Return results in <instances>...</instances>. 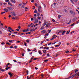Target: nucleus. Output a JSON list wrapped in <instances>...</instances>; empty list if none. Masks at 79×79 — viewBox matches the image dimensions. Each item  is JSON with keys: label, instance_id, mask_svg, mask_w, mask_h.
Segmentation results:
<instances>
[{"label": "nucleus", "instance_id": "09e8293b", "mask_svg": "<svg viewBox=\"0 0 79 79\" xmlns=\"http://www.w3.org/2000/svg\"><path fill=\"white\" fill-rule=\"evenodd\" d=\"M47 56H50V54L49 53L47 54Z\"/></svg>", "mask_w": 79, "mask_h": 79}, {"label": "nucleus", "instance_id": "69168bd1", "mask_svg": "<svg viewBox=\"0 0 79 79\" xmlns=\"http://www.w3.org/2000/svg\"><path fill=\"white\" fill-rule=\"evenodd\" d=\"M44 8H45V7H46V6H45V5L44 4Z\"/></svg>", "mask_w": 79, "mask_h": 79}, {"label": "nucleus", "instance_id": "bf43d9fd", "mask_svg": "<svg viewBox=\"0 0 79 79\" xmlns=\"http://www.w3.org/2000/svg\"><path fill=\"white\" fill-rule=\"evenodd\" d=\"M19 29H21V27L20 26H19L18 27Z\"/></svg>", "mask_w": 79, "mask_h": 79}, {"label": "nucleus", "instance_id": "ddd939ff", "mask_svg": "<svg viewBox=\"0 0 79 79\" xmlns=\"http://www.w3.org/2000/svg\"><path fill=\"white\" fill-rule=\"evenodd\" d=\"M56 6H55L53 4L51 5V7H53V8H55Z\"/></svg>", "mask_w": 79, "mask_h": 79}, {"label": "nucleus", "instance_id": "4be33fe9", "mask_svg": "<svg viewBox=\"0 0 79 79\" xmlns=\"http://www.w3.org/2000/svg\"><path fill=\"white\" fill-rule=\"evenodd\" d=\"M12 28H11L10 27H9L8 28V29H9V30H12Z\"/></svg>", "mask_w": 79, "mask_h": 79}, {"label": "nucleus", "instance_id": "1a4fd4ad", "mask_svg": "<svg viewBox=\"0 0 79 79\" xmlns=\"http://www.w3.org/2000/svg\"><path fill=\"white\" fill-rule=\"evenodd\" d=\"M8 5H10V6H13V5H12V4L10 2H8Z\"/></svg>", "mask_w": 79, "mask_h": 79}, {"label": "nucleus", "instance_id": "8fccbe9b", "mask_svg": "<svg viewBox=\"0 0 79 79\" xmlns=\"http://www.w3.org/2000/svg\"><path fill=\"white\" fill-rule=\"evenodd\" d=\"M69 34V31H67V32L66 34Z\"/></svg>", "mask_w": 79, "mask_h": 79}, {"label": "nucleus", "instance_id": "774afa93", "mask_svg": "<svg viewBox=\"0 0 79 79\" xmlns=\"http://www.w3.org/2000/svg\"><path fill=\"white\" fill-rule=\"evenodd\" d=\"M11 15H9V18H11Z\"/></svg>", "mask_w": 79, "mask_h": 79}, {"label": "nucleus", "instance_id": "58836bf2", "mask_svg": "<svg viewBox=\"0 0 79 79\" xmlns=\"http://www.w3.org/2000/svg\"><path fill=\"white\" fill-rule=\"evenodd\" d=\"M56 35H54L52 36V37H56Z\"/></svg>", "mask_w": 79, "mask_h": 79}, {"label": "nucleus", "instance_id": "a878e982", "mask_svg": "<svg viewBox=\"0 0 79 79\" xmlns=\"http://www.w3.org/2000/svg\"><path fill=\"white\" fill-rule=\"evenodd\" d=\"M58 18L59 19H60V17H61V15H59L58 16Z\"/></svg>", "mask_w": 79, "mask_h": 79}, {"label": "nucleus", "instance_id": "393cba45", "mask_svg": "<svg viewBox=\"0 0 79 79\" xmlns=\"http://www.w3.org/2000/svg\"><path fill=\"white\" fill-rule=\"evenodd\" d=\"M66 53H69V51H65Z\"/></svg>", "mask_w": 79, "mask_h": 79}, {"label": "nucleus", "instance_id": "a18cd8bd", "mask_svg": "<svg viewBox=\"0 0 79 79\" xmlns=\"http://www.w3.org/2000/svg\"><path fill=\"white\" fill-rule=\"evenodd\" d=\"M10 64L9 63L7 64L6 65V66H8V65H10Z\"/></svg>", "mask_w": 79, "mask_h": 79}, {"label": "nucleus", "instance_id": "412c9836", "mask_svg": "<svg viewBox=\"0 0 79 79\" xmlns=\"http://www.w3.org/2000/svg\"><path fill=\"white\" fill-rule=\"evenodd\" d=\"M70 1L73 4H74V2L73 1V0H70Z\"/></svg>", "mask_w": 79, "mask_h": 79}, {"label": "nucleus", "instance_id": "338daca9", "mask_svg": "<svg viewBox=\"0 0 79 79\" xmlns=\"http://www.w3.org/2000/svg\"><path fill=\"white\" fill-rule=\"evenodd\" d=\"M31 24H30L28 26V27H31Z\"/></svg>", "mask_w": 79, "mask_h": 79}, {"label": "nucleus", "instance_id": "9b49d317", "mask_svg": "<svg viewBox=\"0 0 79 79\" xmlns=\"http://www.w3.org/2000/svg\"><path fill=\"white\" fill-rule=\"evenodd\" d=\"M76 74L73 75L71 77H70V78H71V77H72V78H73V77H74V76H76Z\"/></svg>", "mask_w": 79, "mask_h": 79}, {"label": "nucleus", "instance_id": "423d86ee", "mask_svg": "<svg viewBox=\"0 0 79 79\" xmlns=\"http://www.w3.org/2000/svg\"><path fill=\"white\" fill-rule=\"evenodd\" d=\"M50 25H51V23H48L46 24V27H48L49 26H50Z\"/></svg>", "mask_w": 79, "mask_h": 79}, {"label": "nucleus", "instance_id": "2eb2a0df", "mask_svg": "<svg viewBox=\"0 0 79 79\" xmlns=\"http://www.w3.org/2000/svg\"><path fill=\"white\" fill-rule=\"evenodd\" d=\"M30 40H26V42H27V43H29V41Z\"/></svg>", "mask_w": 79, "mask_h": 79}, {"label": "nucleus", "instance_id": "dca6fc26", "mask_svg": "<svg viewBox=\"0 0 79 79\" xmlns=\"http://www.w3.org/2000/svg\"><path fill=\"white\" fill-rule=\"evenodd\" d=\"M39 53L40 54V55H42V53H41V52L40 51H39Z\"/></svg>", "mask_w": 79, "mask_h": 79}, {"label": "nucleus", "instance_id": "f3484780", "mask_svg": "<svg viewBox=\"0 0 79 79\" xmlns=\"http://www.w3.org/2000/svg\"><path fill=\"white\" fill-rule=\"evenodd\" d=\"M37 22H38V20L37 19H36L34 23H37Z\"/></svg>", "mask_w": 79, "mask_h": 79}, {"label": "nucleus", "instance_id": "4468645a", "mask_svg": "<svg viewBox=\"0 0 79 79\" xmlns=\"http://www.w3.org/2000/svg\"><path fill=\"white\" fill-rule=\"evenodd\" d=\"M8 74H9V75L10 76V77H11V76H12V74L11 73H8Z\"/></svg>", "mask_w": 79, "mask_h": 79}, {"label": "nucleus", "instance_id": "5701e85b", "mask_svg": "<svg viewBox=\"0 0 79 79\" xmlns=\"http://www.w3.org/2000/svg\"><path fill=\"white\" fill-rule=\"evenodd\" d=\"M78 0H73L74 2H78Z\"/></svg>", "mask_w": 79, "mask_h": 79}, {"label": "nucleus", "instance_id": "4c0bfd02", "mask_svg": "<svg viewBox=\"0 0 79 79\" xmlns=\"http://www.w3.org/2000/svg\"><path fill=\"white\" fill-rule=\"evenodd\" d=\"M52 21L53 22H55L56 21L55 20L53 19H52Z\"/></svg>", "mask_w": 79, "mask_h": 79}, {"label": "nucleus", "instance_id": "39448f33", "mask_svg": "<svg viewBox=\"0 0 79 79\" xmlns=\"http://www.w3.org/2000/svg\"><path fill=\"white\" fill-rule=\"evenodd\" d=\"M11 14L14 15L15 16H16V15L15 14V13L13 12H10Z\"/></svg>", "mask_w": 79, "mask_h": 79}, {"label": "nucleus", "instance_id": "864d4df0", "mask_svg": "<svg viewBox=\"0 0 79 79\" xmlns=\"http://www.w3.org/2000/svg\"><path fill=\"white\" fill-rule=\"evenodd\" d=\"M34 2V0H31V2L32 3V2Z\"/></svg>", "mask_w": 79, "mask_h": 79}, {"label": "nucleus", "instance_id": "49530a36", "mask_svg": "<svg viewBox=\"0 0 79 79\" xmlns=\"http://www.w3.org/2000/svg\"><path fill=\"white\" fill-rule=\"evenodd\" d=\"M31 34V32H29L28 33H26V34Z\"/></svg>", "mask_w": 79, "mask_h": 79}, {"label": "nucleus", "instance_id": "e433bc0d", "mask_svg": "<svg viewBox=\"0 0 79 79\" xmlns=\"http://www.w3.org/2000/svg\"><path fill=\"white\" fill-rule=\"evenodd\" d=\"M22 8H25V7L24 6V5H23L22 6Z\"/></svg>", "mask_w": 79, "mask_h": 79}, {"label": "nucleus", "instance_id": "6ab92c4d", "mask_svg": "<svg viewBox=\"0 0 79 79\" xmlns=\"http://www.w3.org/2000/svg\"><path fill=\"white\" fill-rule=\"evenodd\" d=\"M56 37H53L52 38L51 40H53V39H55V37H57V36H56Z\"/></svg>", "mask_w": 79, "mask_h": 79}, {"label": "nucleus", "instance_id": "aec40b11", "mask_svg": "<svg viewBox=\"0 0 79 79\" xmlns=\"http://www.w3.org/2000/svg\"><path fill=\"white\" fill-rule=\"evenodd\" d=\"M70 13H71V14H73V13H74V12L72 10H70Z\"/></svg>", "mask_w": 79, "mask_h": 79}, {"label": "nucleus", "instance_id": "c85d7f7f", "mask_svg": "<svg viewBox=\"0 0 79 79\" xmlns=\"http://www.w3.org/2000/svg\"><path fill=\"white\" fill-rule=\"evenodd\" d=\"M23 32H26V30H23Z\"/></svg>", "mask_w": 79, "mask_h": 79}, {"label": "nucleus", "instance_id": "e2e57ef3", "mask_svg": "<svg viewBox=\"0 0 79 79\" xmlns=\"http://www.w3.org/2000/svg\"><path fill=\"white\" fill-rule=\"evenodd\" d=\"M31 21H33V20H34V19H33V18H31Z\"/></svg>", "mask_w": 79, "mask_h": 79}, {"label": "nucleus", "instance_id": "f257e3e1", "mask_svg": "<svg viewBox=\"0 0 79 79\" xmlns=\"http://www.w3.org/2000/svg\"><path fill=\"white\" fill-rule=\"evenodd\" d=\"M38 11L39 13H42V11L41 10V7L40 6H39L38 8Z\"/></svg>", "mask_w": 79, "mask_h": 79}, {"label": "nucleus", "instance_id": "f704fd0d", "mask_svg": "<svg viewBox=\"0 0 79 79\" xmlns=\"http://www.w3.org/2000/svg\"><path fill=\"white\" fill-rule=\"evenodd\" d=\"M35 6H37V4L36 3H35Z\"/></svg>", "mask_w": 79, "mask_h": 79}, {"label": "nucleus", "instance_id": "052dcab7", "mask_svg": "<svg viewBox=\"0 0 79 79\" xmlns=\"http://www.w3.org/2000/svg\"><path fill=\"white\" fill-rule=\"evenodd\" d=\"M48 49H49V47H47L46 48V50H48Z\"/></svg>", "mask_w": 79, "mask_h": 79}, {"label": "nucleus", "instance_id": "c03bdc74", "mask_svg": "<svg viewBox=\"0 0 79 79\" xmlns=\"http://www.w3.org/2000/svg\"><path fill=\"white\" fill-rule=\"evenodd\" d=\"M1 44H2V45H5V43H1Z\"/></svg>", "mask_w": 79, "mask_h": 79}, {"label": "nucleus", "instance_id": "7c9ffc66", "mask_svg": "<svg viewBox=\"0 0 79 79\" xmlns=\"http://www.w3.org/2000/svg\"><path fill=\"white\" fill-rule=\"evenodd\" d=\"M3 13H5V12H2L1 13V14L2 15H3Z\"/></svg>", "mask_w": 79, "mask_h": 79}, {"label": "nucleus", "instance_id": "37998d69", "mask_svg": "<svg viewBox=\"0 0 79 79\" xmlns=\"http://www.w3.org/2000/svg\"><path fill=\"white\" fill-rule=\"evenodd\" d=\"M30 31H35V30H34L33 29H32V30H30Z\"/></svg>", "mask_w": 79, "mask_h": 79}, {"label": "nucleus", "instance_id": "79ce46f5", "mask_svg": "<svg viewBox=\"0 0 79 79\" xmlns=\"http://www.w3.org/2000/svg\"><path fill=\"white\" fill-rule=\"evenodd\" d=\"M51 31H52L51 30H49V32H48V34H50V32H51Z\"/></svg>", "mask_w": 79, "mask_h": 79}, {"label": "nucleus", "instance_id": "603ef678", "mask_svg": "<svg viewBox=\"0 0 79 79\" xmlns=\"http://www.w3.org/2000/svg\"><path fill=\"white\" fill-rule=\"evenodd\" d=\"M41 19V18H40V17H38V19Z\"/></svg>", "mask_w": 79, "mask_h": 79}, {"label": "nucleus", "instance_id": "680f3d73", "mask_svg": "<svg viewBox=\"0 0 79 79\" xmlns=\"http://www.w3.org/2000/svg\"><path fill=\"white\" fill-rule=\"evenodd\" d=\"M22 4H19V6H21Z\"/></svg>", "mask_w": 79, "mask_h": 79}, {"label": "nucleus", "instance_id": "4d7b16f0", "mask_svg": "<svg viewBox=\"0 0 79 79\" xmlns=\"http://www.w3.org/2000/svg\"><path fill=\"white\" fill-rule=\"evenodd\" d=\"M51 44H52V43H50L49 44H48V45H51Z\"/></svg>", "mask_w": 79, "mask_h": 79}, {"label": "nucleus", "instance_id": "a211bd4d", "mask_svg": "<svg viewBox=\"0 0 79 79\" xmlns=\"http://www.w3.org/2000/svg\"><path fill=\"white\" fill-rule=\"evenodd\" d=\"M77 71H78L77 69H76L75 70V73H77Z\"/></svg>", "mask_w": 79, "mask_h": 79}, {"label": "nucleus", "instance_id": "0eeeda50", "mask_svg": "<svg viewBox=\"0 0 79 79\" xmlns=\"http://www.w3.org/2000/svg\"><path fill=\"white\" fill-rule=\"evenodd\" d=\"M10 1L12 3H16V2H15V1H14L13 0H11Z\"/></svg>", "mask_w": 79, "mask_h": 79}, {"label": "nucleus", "instance_id": "72a5a7b5", "mask_svg": "<svg viewBox=\"0 0 79 79\" xmlns=\"http://www.w3.org/2000/svg\"><path fill=\"white\" fill-rule=\"evenodd\" d=\"M31 50H30V49H28V52H31Z\"/></svg>", "mask_w": 79, "mask_h": 79}, {"label": "nucleus", "instance_id": "cd10ccee", "mask_svg": "<svg viewBox=\"0 0 79 79\" xmlns=\"http://www.w3.org/2000/svg\"><path fill=\"white\" fill-rule=\"evenodd\" d=\"M37 16H39V15H40V14H39V13H37Z\"/></svg>", "mask_w": 79, "mask_h": 79}, {"label": "nucleus", "instance_id": "0e129e2a", "mask_svg": "<svg viewBox=\"0 0 79 79\" xmlns=\"http://www.w3.org/2000/svg\"><path fill=\"white\" fill-rule=\"evenodd\" d=\"M45 35H47V36H48V34L47 33Z\"/></svg>", "mask_w": 79, "mask_h": 79}, {"label": "nucleus", "instance_id": "20e7f679", "mask_svg": "<svg viewBox=\"0 0 79 79\" xmlns=\"http://www.w3.org/2000/svg\"><path fill=\"white\" fill-rule=\"evenodd\" d=\"M47 23H48V22H47V21H46V20H44L43 26H45V25H46V24H47Z\"/></svg>", "mask_w": 79, "mask_h": 79}, {"label": "nucleus", "instance_id": "de8ad7c7", "mask_svg": "<svg viewBox=\"0 0 79 79\" xmlns=\"http://www.w3.org/2000/svg\"><path fill=\"white\" fill-rule=\"evenodd\" d=\"M46 52H47V51L46 50H44V51H43V52L45 53Z\"/></svg>", "mask_w": 79, "mask_h": 79}, {"label": "nucleus", "instance_id": "6e6d98bb", "mask_svg": "<svg viewBox=\"0 0 79 79\" xmlns=\"http://www.w3.org/2000/svg\"><path fill=\"white\" fill-rule=\"evenodd\" d=\"M35 69H36V70H37V69H38V68L37 67H35Z\"/></svg>", "mask_w": 79, "mask_h": 79}, {"label": "nucleus", "instance_id": "3c124183", "mask_svg": "<svg viewBox=\"0 0 79 79\" xmlns=\"http://www.w3.org/2000/svg\"><path fill=\"white\" fill-rule=\"evenodd\" d=\"M48 61V60H44V62H47V61Z\"/></svg>", "mask_w": 79, "mask_h": 79}, {"label": "nucleus", "instance_id": "c9c22d12", "mask_svg": "<svg viewBox=\"0 0 79 79\" xmlns=\"http://www.w3.org/2000/svg\"><path fill=\"white\" fill-rule=\"evenodd\" d=\"M60 46H59V45H56L55 46V47H59Z\"/></svg>", "mask_w": 79, "mask_h": 79}, {"label": "nucleus", "instance_id": "9d476101", "mask_svg": "<svg viewBox=\"0 0 79 79\" xmlns=\"http://www.w3.org/2000/svg\"><path fill=\"white\" fill-rule=\"evenodd\" d=\"M10 67H9L8 66L6 67V70H7L8 69H10Z\"/></svg>", "mask_w": 79, "mask_h": 79}, {"label": "nucleus", "instance_id": "2f4dec72", "mask_svg": "<svg viewBox=\"0 0 79 79\" xmlns=\"http://www.w3.org/2000/svg\"><path fill=\"white\" fill-rule=\"evenodd\" d=\"M41 77H44V74H43L41 75Z\"/></svg>", "mask_w": 79, "mask_h": 79}, {"label": "nucleus", "instance_id": "a19ab883", "mask_svg": "<svg viewBox=\"0 0 79 79\" xmlns=\"http://www.w3.org/2000/svg\"><path fill=\"white\" fill-rule=\"evenodd\" d=\"M17 47H18L16 46H14V48H16Z\"/></svg>", "mask_w": 79, "mask_h": 79}, {"label": "nucleus", "instance_id": "bb28decb", "mask_svg": "<svg viewBox=\"0 0 79 79\" xmlns=\"http://www.w3.org/2000/svg\"><path fill=\"white\" fill-rule=\"evenodd\" d=\"M24 45L25 46H26V47H27V44H26V43H24Z\"/></svg>", "mask_w": 79, "mask_h": 79}, {"label": "nucleus", "instance_id": "c756f323", "mask_svg": "<svg viewBox=\"0 0 79 79\" xmlns=\"http://www.w3.org/2000/svg\"><path fill=\"white\" fill-rule=\"evenodd\" d=\"M9 42H10V43H11V42H12V40H9Z\"/></svg>", "mask_w": 79, "mask_h": 79}, {"label": "nucleus", "instance_id": "b1692460", "mask_svg": "<svg viewBox=\"0 0 79 79\" xmlns=\"http://www.w3.org/2000/svg\"><path fill=\"white\" fill-rule=\"evenodd\" d=\"M35 13H37V10L35 9V11H34Z\"/></svg>", "mask_w": 79, "mask_h": 79}, {"label": "nucleus", "instance_id": "f8f14e48", "mask_svg": "<svg viewBox=\"0 0 79 79\" xmlns=\"http://www.w3.org/2000/svg\"><path fill=\"white\" fill-rule=\"evenodd\" d=\"M45 26H44L43 25V26H42L41 27V30H43V29H44V27Z\"/></svg>", "mask_w": 79, "mask_h": 79}, {"label": "nucleus", "instance_id": "13d9d810", "mask_svg": "<svg viewBox=\"0 0 79 79\" xmlns=\"http://www.w3.org/2000/svg\"><path fill=\"white\" fill-rule=\"evenodd\" d=\"M71 21H70L68 23V24H70V23H71Z\"/></svg>", "mask_w": 79, "mask_h": 79}, {"label": "nucleus", "instance_id": "f03ea898", "mask_svg": "<svg viewBox=\"0 0 79 79\" xmlns=\"http://www.w3.org/2000/svg\"><path fill=\"white\" fill-rule=\"evenodd\" d=\"M7 10H9V11H10V10L12 11V10H13V8H11V7H7Z\"/></svg>", "mask_w": 79, "mask_h": 79}, {"label": "nucleus", "instance_id": "7ed1b4c3", "mask_svg": "<svg viewBox=\"0 0 79 79\" xmlns=\"http://www.w3.org/2000/svg\"><path fill=\"white\" fill-rule=\"evenodd\" d=\"M61 32L62 33V35H63L64 34H65V33L66 32V31H64L63 32L61 31H60L59 32V33H61Z\"/></svg>", "mask_w": 79, "mask_h": 79}, {"label": "nucleus", "instance_id": "6e6552de", "mask_svg": "<svg viewBox=\"0 0 79 79\" xmlns=\"http://www.w3.org/2000/svg\"><path fill=\"white\" fill-rule=\"evenodd\" d=\"M4 11L6 12H8V9H7L6 8L4 9Z\"/></svg>", "mask_w": 79, "mask_h": 79}, {"label": "nucleus", "instance_id": "5fc2aeb1", "mask_svg": "<svg viewBox=\"0 0 79 79\" xmlns=\"http://www.w3.org/2000/svg\"><path fill=\"white\" fill-rule=\"evenodd\" d=\"M56 42H56L55 43H52V45H53V44H55L56 43Z\"/></svg>", "mask_w": 79, "mask_h": 79}, {"label": "nucleus", "instance_id": "ea45409f", "mask_svg": "<svg viewBox=\"0 0 79 79\" xmlns=\"http://www.w3.org/2000/svg\"><path fill=\"white\" fill-rule=\"evenodd\" d=\"M5 2H9V0H5Z\"/></svg>", "mask_w": 79, "mask_h": 79}, {"label": "nucleus", "instance_id": "473e14b6", "mask_svg": "<svg viewBox=\"0 0 79 79\" xmlns=\"http://www.w3.org/2000/svg\"><path fill=\"white\" fill-rule=\"evenodd\" d=\"M0 70H1V71H4V70H3L2 69L0 68Z\"/></svg>", "mask_w": 79, "mask_h": 79}]
</instances>
